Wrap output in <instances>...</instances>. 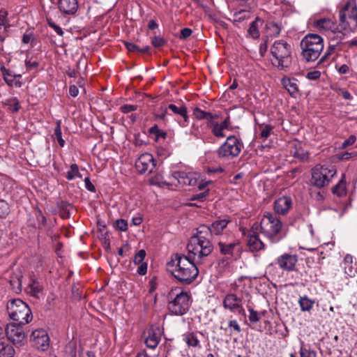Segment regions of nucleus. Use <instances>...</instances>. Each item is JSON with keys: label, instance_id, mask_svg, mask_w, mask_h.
<instances>
[{"label": "nucleus", "instance_id": "f257e3e1", "mask_svg": "<svg viewBox=\"0 0 357 357\" xmlns=\"http://www.w3.org/2000/svg\"><path fill=\"white\" fill-rule=\"evenodd\" d=\"M189 256L194 260L202 259L208 256L213 250L211 231L208 226L202 225L197 228L196 234L191 236L187 245Z\"/></svg>", "mask_w": 357, "mask_h": 357}, {"label": "nucleus", "instance_id": "f03ea898", "mask_svg": "<svg viewBox=\"0 0 357 357\" xmlns=\"http://www.w3.org/2000/svg\"><path fill=\"white\" fill-rule=\"evenodd\" d=\"M167 268L176 280L184 284L192 283L199 274V270L191 259L179 254H176L167 263Z\"/></svg>", "mask_w": 357, "mask_h": 357}, {"label": "nucleus", "instance_id": "7ed1b4c3", "mask_svg": "<svg viewBox=\"0 0 357 357\" xmlns=\"http://www.w3.org/2000/svg\"><path fill=\"white\" fill-rule=\"evenodd\" d=\"M260 229L264 236L274 244L286 236L281 220L274 214L266 213L260 222Z\"/></svg>", "mask_w": 357, "mask_h": 357}, {"label": "nucleus", "instance_id": "20e7f679", "mask_svg": "<svg viewBox=\"0 0 357 357\" xmlns=\"http://www.w3.org/2000/svg\"><path fill=\"white\" fill-rule=\"evenodd\" d=\"M302 55L307 61H314L318 59L324 50V40L318 34L309 33L301 42Z\"/></svg>", "mask_w": 357, "mask_h": 357}, {"label": "nucleus", "instance_id": "39448f33", "mask_svg": "<svg viewBox=\"0 0 357 357\" xmlns=\"http://www.w3.org/2000/svg\"><path fill=\"white\" fill-rule=\"evenodd\" d=\"M271 53L273 57L272 64L280 70L289 66L291 62V46L283 40L275 41L271 48Z\"/></svg>", "mask_w": 357, "mask_h": 357}, {"label": "nucleus", "instance_id": "423d86ee", "mask_svg": "<svg viewBox=\"0 0 357 357\" xmlns=\"http://www.w3.org/2000/svg\"><path fill=\"white\" fill-rule=\"evenodd\" d=\"M7 310L10 318L20 324H26L32 320L31 309L21 299H13L8 301Z\"/></svg>", "mask_w": 357, "mask_h": 357}, {"label": "nucleus", "instance_id": "0eeeda50", "mask_svg": "<svg viewBox=\"0 0 357 357\" xmlns=\"http://www.w3.org/2000/svg\"><path fill=\"white\" fill-rule=\"evenodd\" d=\"M340 26L346 31L357 29V5L355 0H348L339 12Z\"/></svg>", "mask_w": 357, "mask_h": 357}, {"label": "nucleus", "instance_id": "6e6552de", "mask_svg": "<svg viewBox=\"0 0 357 357\" xmlns=\"http://www.w3.org/2000/svg\"><path fill=\"white\" fill-rule=\"evenodd\" d=\"M176 289L169 293V298L172 299L168 303L169 312L176 316H182L188 312L192 301L189 292L181 291L176 293Z\"/></svg>", "mask_w": 357, "mask_h": 357}, {"label": "nucleus", "instance_id": "1a4fd4ad", "mask_svg": "<svg viewBox=\"0 0 357 357\" xmlns=\"http://www.w3.org/2000/svg\"><path fill=\"white\" fill-rule=\"evenodd\" d=\"M243 148L241 139L235 135H230L218 149L217 155L220 159L229 160L238 156Z\"/></svg>", "mask_w": 357, "mask_h": 357}, {"label": "nucleus", "instance_id": "9d476101", "mask_svg": "<svg viewBox=\"0 0 357 357\" xmlns=\"http://www.w3.org/2000/svg\"><path fill=\"white\" fill-rule=\"evenodd\" d=\"M336 173L335 168L317 165L312 169V183L317 188H321L330 183Z\"/></svg>", "mask_w": 357, "mask_h": 357}, {"label": "nucleus", "instance_id": "9b49d317", "mask_svg": "<svg viewBox=\"0 0 357 357\" xmlns=\"http://www.w3.org/2000/svg\"><path fill=\"white\" fill-rule=\"evenodd\" d=\"M22 325L19 323L9 324L5 329L8 340L15 345L22 346L25 341L26 335Z\"/></svg>", "mask_w": 357, "mask_h": 357}, {"label": "nucleus", "instance_id": "f8f14e48", "mask_svg": "<svg viewBox=\"0 0 357 357\" xmlns=\"http://www.w3.org/2000/svg\"><path fill=\"white\" fill-rule=\"evenodd\" d=\"M172 187H177L178 185L182 186H194L197 185V181L194 174L190 172H174L169 177Z\"/></svg>", "mask_w": 357, "mask_h": 357}, {"label": "nucleus", "instance_id": "ddd939ff", "mask_svg": "<svg viewBox=\"0 0 357 357\" xmlns=\"http://www.w3.org/2000/svg\"><path fill=\"white\" fill-rule=\"evenodd\" d=\"M33 347L40 351H46L50 346V337L47 331L43 328L33 331L30 337Z\"/></svg>", "mask_w": 357, "mask_h": 357}, {"label": "nucleus", "instance_id": "4468645a", "mask_svg": "<svg viewBox=\"0 0 357 357\" xmlns=\"http://www.w3.org/2000/svg\"><path fill=\"white\" fill-rule=\"evenodd\" d=\"M222 305L225 309L229 310L232 312L245 314V310L242 305V299L236 294L229 293L226 294L223 299Z\"/></svg>", "mask_w": 357, "mask_h": 357}, {"label": "nucleus", "instance_id": "2eb2a0df", "mask_svg": "<svg viewBox=\"0 0 357 357\" xmlns=\"http://www.w3.org/2000/svg\"><path fill=\"white\" fill-rule=\"evenodd\" d=\"M155 166L153 155L148 153L141 155L135 162L136 169L140 174L151 173Z\"/></svg>", "mask_w": 357, "mask_h": 357}, {"label": "nucleus", "instance_id": "dca6fc26", "mask_svg": "<svg viewBox=\"0 0 357 357\" xmlns=\"http://www.w3.org/2000/svg\"><path fill=\"white\" fill-rule=\"evenodd\" d=\"M144 343L151 349H155L161 340V331L158 326H151L144 333Z\"/></svg>", "mask_w": 357, "mask_h": 357}, {"label": "nucleus", "instance_id": "f3484780", "mask_svg": "<svg viewBox=\"0 0 357 357\" xmlns=\"http://www.w3.org/2000/svg\"><path fill=\"white\" fill-rule=\"evenodd\" d=\"M220 252L223 255H228L232 259H236L241 251L240 245L236 241L231 243L220 241L218 243Z\"/></svg>", "mask_w": 357, "mask_h": 357}, {"label": "nucleus", "instance_id": "a211bd4d", "mask_svg": "<svg viewBox=\"0 0 357 357\" xmlns=\"http://www.w3.org/2000/svg\"><path fill=\"white\" fill-rule=\"evenodd\" d=\"M298 257L296 255L284 254L277 259V264L279 267L288 272L295 269Z\"/></svg>", "mask_w": 357, "mask_h": 357}, {"label": "nucleus", "instance_id": "6ab92c4d", "mask_svg": "<svg viewBox=\"0 0 357 357\" xmlns=\"http://www.w3.org/2000/svg\"><path fill=\"white\" fill-rule=\"evenodd\" d=\"M292 199L289 197L283 196L274 202V211L277 214L284 215L292 207Z\"/></svg>", "mask_w": 357, "mask_h": 357}, {"label": "nucleus", "instance_id": "aec40b11", "mask_svg": "<svg viewBox=\"0 0 357 357\" xmlns=\"http://www.w3.org/2000/svg\"><path fill=\"white\" fill-rule=\"evenodd\" d=\"M58 7L65 15H74L78 9L77 0H59Z\"/></svg>", "mask_w": 357, "mask_h": 357}, {"label": "nucleus", "instance_id": "412c9836", "mask_svg": "<svg viewBox=\"0 0 357 357\" xmlns=\"http://www.w3.org/2000/svg\"><path fill=\"white\" fill-rule=\"evenodd\" d=\"M248 246L251 251H259L265 248L264 243L255 231H250L248 236Z\"/></svg>", "mask_w": 357, "mask_h": 357}, {"label": "nucleus", "instance_id": "4be33fe9", "mask_svg": "<svg viewBox=\"0 0 357 357\" xmlns=\"http://www.w3.org/2000/svg\"><path fill=\"white\" fill-rule=\"evenodd\" d=\"M168 109L174 114L180 115L183 119V121L181 123L183 127L187 125L189 121V116L188 115L187 107L185 105H182L181 106L178 107L176 105L169 104L168 105Z\"/></svg>", "mask_w": 357, "mask_h": 357}, {"label": "nucleus", "instance_id": "5701e85b", "mask_svg": "<svg viewBox=\"0 0 357 357\" xmlns=\"http://www.w3.org/2000/svg\"><path fill=\"white\" fill-rule=\"evenodd\" d=\"M231 221L227 219H222L214 221L210 227L208 226L211 231V238L213 234L219 235L227 227Z\"/></svg>", "mask_w": 357, "mask_h": 357}, {"label": "nucleus", "instance_id": "b1692460", "mask_svg": "<svg viewBox=\"0 0 357 357\" xmlns=\"http://www.w3.org/2000/svg\"><path fill=\"white\" fill-rule=\"evenodd\" d=\"M208 126L211 128V132L215 137L223 138L226 136L225 130H227V128L220 123L215 121L213 119L208 123Z\"/></svg>", "mask_w": 357, "mask_h": 357}, {"label": "nucleus", "instance_id": "393cba45", "mask_svg": "<svg viewBox=\"0 0 357 357\" xmlns=\"http://www.w3.org/2000/svg\"><path fill=\"white\" fill-rule=\"evenodd\" d=\"M192 114L197 120H207L208 123L218 117V114H213L211 112L203 111L197 107L194 108Z\"/></svg>", "mask_w": 357, "mask_h": 357}, {"label": "nucleus", "instance_id": "a878e982", "mask_svg": "<svg viewBox=\"0 0 357 357\" xmlns=\"http://www.w3.org/2000/svg\"><path fill=\"white\" fill-rule=\"evenodd\" d=\"M283 86L288 91L291 96H295L298 92L297 80L294 78H283L282 79Z\"/></svg>", "mask_w": 357, "mask_h": 357}, {"label": "nucleus", "instance_id": "bb28decb", "mask_svg": "<svg viewBox=\"0 0 357 357\" xmlns=\"http://www.w3.org/2000/svg\"><path fill=\"white\" fill-rule=\"evenodd\" d=\"M183 338L189 347L201 348L200 342L196 333H186L183 335Z\"/></svg>", "mask_w": 357, "mask_h": 357}, {"label": "nucleus", "instance_id": "cd10ccee", "mask_svg": "<svg viewBox=\"0 0 357 357\" xmlns=\"http://www.w3.org/2000/svg\"><path fill=\"white\" fill-rule=\"evenodd\" d=\"M313 26L319 31H327L333 26V22L329 18H321L313 22Z\"/></svg>", "mask_w": 357, "mask_h": 357}, {"label": "nucleus", "instance_id": "c85d7f7f", "mask_svg": "<svg viewBox=\"0 0 357 357\" xmlns=\"http://www.w3.org/2000/svg\"><path fill=\"white\" fill-rule=\"evenodd\" d=\"M262 24V22L259 18H256L252 21L248 29V36L253 39H257L259 37V26Z\"/></svg>", "mask_w": 357, "mask_h": 357}, {"label": "nucleus", "instance_id": "c756f323", "mask_svg": "<svg viewBox=\"0 0 357 357\" xmlns=\"http://www.w3.org/2000/svg\"><path fill=\"white\" fill-rule=\"evenodd\" d=\"M22 274L20 271L14 273L10 277V284L15 291H20L22 289Z\"/></svg>", "mask_w": 357, "mask_h": 357}, {"label": "nucleus", "instance_id": "7c9ffc66", "mask_svg": "<svg viewBox=\"0 0 357 357\" xmlns=\"http://www.w3.org/2000/svg\"><path fill=\"white\" fill-rule=\"evenodd\" d=\"M332 192L333 194L342 197L346 195V178L345 174L342 175V178L340 181L333 188Z\"/></svg>", "mask_w": 357, "mask_h": 357}, {"label": "nucleus", "instance_id": "2f4dec72", "mask_svg": "<svg viewBox=\"0 0 357 357\" xmlns=\"http://www.w3.org/2000/svg\"><path fill=\"white\" fill-rule=\"evenodd\" d=\"M165 181L163 176L160 174H156L149 179V183L153 185H157L158 187H163L164 185H167L168 187H172L169 183H171V180Z\"/></svg>", "mask_w": 357, "mask_h": 357}, {"label": "nucleus", "instance_id": "473e14b6", "mask_svg": "<svg viewBox=\"0 0 357 357\" xmlns=\"http://www.w3.org/2000/svg\"><path fill=\"white\" fill-rule=\"evenodd\" d=\"M15 354V351L11 345L0 343V357H14Z\"/></svg>", "mask_w": 357, "mask_h": 357}, {"label": "nucleus", "instance_id": "72a5a7b5", "mask_svg": "<svg viewBox=\"0 0 357 357\" xmlns=\"http://www.w3.org/2000/svg\"><path fill=\"white\" fill-rule=\"evenodd\" d=\"M126 49L129 52H137V53H147L149 52L150 47L148 45L143 46L142 47H139L134 43L125 42L124 43Z\"/></svg>", "mask_w": 357, "mask_h": 357}, {"label": "nucleus", "instance_id": "f704fd0d", "mask_svg": "<svg viewBox=\"0 0 357 357\" xmlns=\"http://www.w3.org/2000/svg\"><path fill=\"white\" fill-rule=\"evenodd\" d=\"M314 301L310 299L306 296L300 297L298 303L302 311H310L314 305Z\"/></svg>", "mask_w": 357, "mask_h": 357}, {"label": "nucleus", "instance_id": "c9c22d12", "mask_svg": "<svg viewBox=\"0 0 357 357\" xmlns=\"http://www.w3.org/2000/svg\"><path fill=\"white\" fill-rule=\"evenodd\" d=\"M3 103L8 107V109L12 112H17L20 108V102L16 98L7 99Z\"/></svg>", "mask_w": 357, "mask_h": 357}, {"label": "nucleus", "instance_id": "e433bc0d", "mask_svg": "<svg viewBox=\"0 0 357 357\" xmlns=\"http://www.w3.org/2000/svg\"><path fill=\"white\" fill-rule=\"evenodd\" d=\"M338 45H339L338 42H336V43H334V44L330 43L329 46L328 47V48L326 50V52H325L324 56L319 60V64L324 63L329 55L332 54L333 53H334L337 51H339L340 48L338 47Z\"/></svg>", "mask_w": 357, "mask_h": 357}, {"label": "nucleus", "instance_id": "4c0bfd02", "mask_svg": "<svg viewBox=\"0 0 357 357\" xmlns=\"http://www.w3.org/2000/svg\"><path fill=\"white\" fill-rule=\"evenodd\" d=\"M29 294L34 296L38 297V294L43 290V286L36 280H33L32 282L29 285Z\"/></svg>", "mask_w": 357, "mask_h": 357}, {"label": "nucleus", "instance_id": "58836bf2", "mask_svg": "<svg viewBox=\"0 0 357 357\" xmlns=\"http://www.w3.org/2000/svg\"><path fill=\"white\" fill-rule=\"evenodd\" d=\"M149 132L155 135V140H158L160 138L165 139L167 137V132L162 130H160L157 125H154L149 129Z\"/></svg>", "mask_w": 357, "mask_h": 357}, {"label": "nucleus", "instance_id": "ea45409f", "mask_svg": "<svg viewBox=\"0 0 357 357\" xmlns=\"http://www.w3.org/2000/svg\"><path fill=\"white\" fill-rule=\"evenodd\" d=\"M8 12L5 9L0 10V29L4 28L6 31L10 26V24L7 21Z\"/></svg>", "mask_w": 357, "mask_h": 357}, {"label": "nucleus", "instance_id": "a19ab883", "mask_svg": "<svg viewBox=\"0 0 357 357\" xmlns=\"http://www.w3.org/2000/svg\"><path fill=\"white\" fill-rule=\"evenodd\" d=\"M66 357H77V344L75 342H69L66 347Z\"/></svg>", "mask_w": 357, "mask_h": 357}, {"label": "nucleus", "instance_id": "79ce46f5", "mask_svg": "<svg viewBox=\"0 0 357 357\" xmlns=\"http://www.w3.org/2000/svg\"><path fill=\"white\" fill-rule=\"evenodd\" d=\"M1 70L3 75L5 82L9 85L12 86L14 82V77L10 74V71L7 70L3 66H1Z\"/></svg>", "mask_w": 357, "mask_h": 357}, {"label": "nucleus", "instance_id": "37998d69", "mask_svg": "<svg viewBox=\"0 0 357 357\" xmlns=\"http://www.w3.org/2000/svg\"><path fill=\"white\" fill-rule=\"evenodd\" d=\"M54 136L60 146H64L65 141L62 138V132L59 123H58L56 128H54Z\"/></svg>", "mask_w": 357, "mask_h": 357}, {"label": "nucleus", "instance_id": "c03bdc74", "mask_svg": "<svg viewBox=\"0 0 357 357\" xmlns=\"http://www.w3.org/2000/svg\"><path fill=\"white\" fill-rule=\"evenodd\" d=\"M10 213L8 204L4 200H0V218H6Z\"/></svg>", "mask_w": 357, "mask_h": 357}, {"label": "nucleus", "instance_id": "a18cd8bd", "mask_svg": "<svg viewBox=\"0 0 357 357\" xmlns=\"http://www.w3.org/2000/svg\"><path fill=\"white\" fill-rule=\"evenodd\" d=\"M294 156L301 161H305L308 158V153L301 148H296L294 153Z\"/></svg>", "mask_w": 357, "mask_h": 357}, {"label": "nucleus", "instance_id": "49530a36", "mask_svg": "<svg viewBox=\"0 0 357 357\" xmlns=\"http://www.w3.org/2000/svg\"><path fill=\"white\" fill-rule=\"evenodd\" d=\"M260 130L261 137L267 139L268 137H270L272 132L273 127L270 125H262L260 126Z\"/></svg>", "mask_w": 357, "mask_h": 357}, {"label": "nucleus", "instance_id": "de8ad7c7", "mask_svg": "<svg viewBox=\"0 0 357 357\" xmlns=\"http://www.w3.org/2000/svg\"><path fill=\"white\" fill-rule=\"evenodd\" d=\"M79 168L77 164H72L70 165V169L67 172L66 178L68 180H73L76 177V174H78Z\"/></svg>", "mask_w": 357, "mask_h": 357}, {"label": "nucleus", "instance_id": "09e8293b", "mask_svg": "<svg viewBox=\"0 0 357 357\" xmlns=\"http://www.w3.org/2000/svg\"><path fill=\"white\" fill-rule=\"evenodd\" d=\"M228 327L230 328V334H232L234 332L239 333L241 331V326L235 319L228 321Z\"/></svg>", "mask_w": 357, "mask_h": 357}, {"label": "nucleus", "instance_id": "8fccbe9b", "mask_svg": "<svg viewBox=\"0 0 357 357\" xmlns=\"http://www.w3.org/2000/svg\"><path fill=\"white\" fill-rule=\"evenodd\" d=\"M146 257V252L144 250H140L135 255L134 257V263L137 265L141 264L144 262V259Z\"/></svg>", "mask_w": 357, "mask_h": 357}, {"label": "nucleus", "instance_id": "3c124183", "mask_svg": "<svg viewBox=\"0 0 357 357\" xmlns=\"http://www.w3.org/2000/svg\"><path fill=\"white\" fill-rule=\"evenodd\" d=\"M151 44L155 47H160L165 44V40L160 36H155L151 40Z\"/></svg>", "mask_w": 357, "mask_h": 357}, {"label": "nucleus", "instance_id": "603ef678", "mask_svg": "<svg viewBox=\"0 0 357 357\" xmlns=\"http://www.w3.org/2000/svg\"><path fill=\"white\" fill-rule=\"evenodd\" d=\"M248 311L250 312L249 315V320L250 322L255 323L259 321V313L255 310H254L252 308H249Z\"/></svg>", "mask_w": 357, "mask_h": 357}, {"label": "nucleus", "instance_id": "864d4df0", "mask_svg": "<svg viewBox=\"0 0 357 357\" xmlns=\"http://www.w3.org/2000/svg\"><path fill=\"white\" fill-rule=\"evenodd\" d=\"M137 109V106L136 105H123L121 106L120 111L122 113L128 114L129 112L135 111Z\"/></svg>", "mask_w": 357, "mask_h": 357}, {"label": "nucleus", "instance_id": "5fc2aeb1", "mask_svg": "<svg viewBox=\"0 0 357 357\" xmlns=\"http://www.w3.org/2000/svg\"><path fill=\"white\" fill-rule=\"evenodd\" d=\"M116 227L120 231H125L128 229L127 221L123 219H119L116 221Z\"/></svg>", "mask_w": 357, "mask_h": 357}, {"label": "nucleus", "instance_id": "6e6d98bb", "mask_svg": "<svg viewBox=\"0 0 357 357\" xmlns=\"http://www.w3.org/2000/svg\"><path fill=\"white\" fill-rule=\"evenodd\" d=\"M234 259H232L229 256H226L218 261V266L222 268H226L227 267L230 263L234 261Z\"/></svg>", "mask_w": 357, "mask_h": 357}, {"label": "nucleus", "instance_id": "4d7b16f0", "mask_svg": "<svg viewBox=\"0 0 357 357\" xmlns=\"http://www.w3.org/2000/svg\"><path fill=\"white\" fill-rule=\"evenodd\" d=\"M268 28L271 31V34L274 36H279L281 29L276 23H271Z\"/></svg>", "mask_w": 357, "mask_h": 357}, {"label": "nucleus", "instance_id": "13d9d810", "mask_svg": "<svg viewBox=\"0 0 357 357\" xmlns=\"http://www.w3.org/2000/svg\"><path fill=\"white\" fill-rule=\"evenodd\" d=\"M344 273L349 277L353 278L357 273V268L354 269L352 264L344 266Z\"/></svg>", "mask_w": 357, "mask_h": 357}, {"label": "nucleus", "instance_id": "bf43d9fd", "mask_svg": "<svg viewBox=\"0 0 357 357\" xmlns=\"http://www.w3.org/2000/svg\"><path fill=\"white\" fill-rule=\"evenodd\" d=\"M300 357H316V353L314 351L301 348Z\"/></svg>", "mask_w": 357, "mask_h": 357}, {"label": "nucleus", "instance_id": "052dcab7", "mask_svg": "<svg viewBox=\"0 0 357 357\" xmlns=\"http://www.w3.org/2000/svg\"><path fill=\"white\" fill-rule=\"evenodd\" d=\"M321 76V73L318 70H314L308 72L306 75V77L310 80H317Z\"/></svg>", "mask_w": 357, "mask_h": 357}, {"label": "nucleus", "instance_id": "680f3d73", "mask_svg": "<svg viewBox=\"0 0 357 357\" xmlns=\"http://www.w3.org/2000/svg\"><path fill=\"white\" fill-rule=\"evenodd\" d=\"M47 23H48V25L52 27L57 34H59V36H63V31L62 30V29L58 26L57 24H56L54 22H53L51 20H48L47 21Z\"/></svg>", "mask_w": 357, "mask_h": 357}, {"label": "nucleus", "instance_id": "e2e57ef3", "mask_svg": "<svg viewBox=\"0 0 357 357\" xmlns=\"http://www.w3.org/2000/svg\"><path fill=\"white\" fill-rule=\"evenodd\" d=\"M356 136L355 135H350L348 139L344 140L342 144V148L344 149L350 145H352L356 142Z\"/></svg>", "mask_w": 357, "mask_h": 357}, {"label": "nucleus", "instance_id": "0e129e2a", "mask_svg": "<svg viewBox=\"0 0 357 357\" xmlns=\"http://www.w3.org/2000/svg\"><path fill=\"white\" fill-rule=\"evenodd\" d=\"M192 34V30L190 28H183L181 30L180 39L185 40Z\"/></svg>", "mask_w": 357, "mask_h": 357}, {"label": "nucleus", "instance_id": "69168bd1", "mask_svg": "<svg viewBox=\"0 0 357 357\" xmlns=\"http://www.w3.org/2000/svg\"><path fill=\"white\" fill-rule=\"evenodd\" d=\"M25 65H26V68L29 70H31L37 68L38 65H39V63H38V61H31L30 60L26 59L25 60Z\"/></svg>", "mask_w": 357, "mask_h": 357}, {"label": "nucleus", "instance_id": "338daca9", "mask_svg": "<svg viewBox=\"0 0 357 357\" xmlns=\"http://www.w3.org/2000/svg\"><path fill=\"white\" fill-rule=\"evenodd\" d=\"M84 183H85V188H86L87 190L92 192H96V188L91 182L89 177H86L84 178Z\"/></svg>", "mask_w": 357, "mask_h": 357}, {"label": "nucleus", "instance_id": "774afa93", "mask_svg": "<svg viewBox=\"0 0 357 357\" xmlns=\"http://www.w3.org/2000/svg\"><path fill=\"white\" fill-rule=\"evenodd\" d=\"M36 219H37L39 226L45 225V224L46 222V218L42 213L41 211H40V210L36 213Z\"/></svg>", "mask_w": 357, "mask_h": 357}]
</instances>
